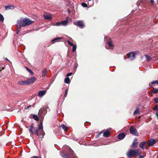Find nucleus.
<instances>
[{
    "label": "nucleus",
    "instance_id": "obj_1",
    "mask_svg": "<svg viewBox=\"0 0 158 158\" xmlns=\"http://www.w3.org/2000/svg\"><path fill=\"white\" fill-rule=\"evenodd\" d=\"M66 148L68 149L69 152L67 154H64L63 152H62V154H60L62 157L64 158H77L76 154L72 150L70 147L66 145L63 147V148Z\"/></svg>",
    "mask_w": 158,
    "mask_h": 158
},
{
    "label": "nucleus",
    "instance_id": "obj_2",
    "mask_svg": "<svg viewBox=\"0 0 158 158\" xmlns=\"http://www.w3.org/2000/svg\"><path fill=\"white\" fill-rule=\"evenodd\" d=\"M32 21L27 18L21 19L17 21V23L18 25L25 27L27 26L32 23Z\"/></svg>",
    "mask_w": 158,
    "mask_h": 158
},
{
    "label": "nucleus",
    "instance_id": "obj_3",
    "mask_svg": "<svg viewBox=\"0 0 158 158\" xmlns=\"http://www.w3.org/2000/svg\"><path fill=\"white\" fill-rule=\"evenodd\" d=\"M138 149L134 150L131 149L127 154V156L129 158H131L133 156L139 155Z\"/></svg>",
    "mask_w": 158,
    "mask_h": 158
},
{
    "label": "nucleus",
    "instance_id": "obj_4",
    "mask_svg": "<svg viewBox=\"0 0 158 158\" xmlns=\"http://www.w3.org/2000/svg\"><path fill=\"white\" fill-rule=\"evenodd\" d=\"M38 128L39 130V131L41 132V134L42 135V137H41L39 136L40 138L41 139V140H42V139L44 138V136L45 135V132L43 130V126L42 122H40V124L38 125Z\"/></svg>",
    "mask_w": 158,
    "mask_h": 158
},
{
    "label": "nucleus",
    "instance_id": "obj_5",
    "mask_svg": "<svg viewBox=\"0 0 158 158\" xmlns=\"http://www.w3.org/2000/svg\"><path fill=\"white\" fill-rule=\"evenodd\" d=\"M129 131L130 133L132 135L135 136H138L139 133L137 131L133 126L131 127L129 129Z\"/></svg>",
    "mask_w": 158,
    "mask_h": 158
},
{
    "label": "nucleus",
    "instance_id": "obj_6",
    "mask_svg": "<svg viewBox=\"0 0 158 158\" xmlns=\"http://www.w3.org/2000/svg\"><path fill=\"white\" fill-rule=\"evenodd\" d=\"M77 26H78L80 28L82 29L84 27V24L83 21L81 20L78 21L77 23H74Z\"/></svg>",
    "mask_w": 158,
    "mask_h": 158
},
{
    "label": "nucleus",
    "instance_id": "obj_7",
    "mask_svg": "<svg viewBox=\"0 0 158 158\" xmlns=\"http://www.w3.org/2000/svg\"><path fill=\"white\" fill-rule=\"evenodd\" d=\"M138 139H135L132 143L131 147L133 148H136L138 146Z\"/></svg>",
    "mask_w": 158,
    "mask_h": 158
},
{
    "label": "nucleus",
    "instance_id": "obj_8",
    "mask_svg": "<svg viewBox=\"0 0 158 158\" xmlns=\"http://www.w3.org/2000/svg\"><path fill=\"white\" fill-rule=\"evenodd\" d=\"M37 80V78L35 77H32L27 79L29 84L34 83Z\"/></svg>",
    "mask_w": 158,
    "mask_h": 158
},
{
    "label": "nucleus",
    "instance_id": "obj_9",
    "mask_svg": "<svg viewBox=\"0 0 158 158\" xmlns=\"http://www.w3.org/2000/svg\"><path fill=\"white\" fill-rule=\"evenodd\" d=\"M18 84L19 85H29L27 80L26 81H19L18 82Z\"/></svg>",
    "mask_w": 158,
    "mask_h": 158
},
{
    "label": "nucleus",
    "instance_id": "obj_10",
    "mask_svg": "<svg viewBox=\"0 0 158 158\" xmlns=\"http://www.w3.org/2000/svg\"><path fill=\"white\" fill-rule=\"evenodd\" d=\"M126 136V134L123 133H120L118 135V138L122 140Z\"/></svg>",
    "mask_w": 158,
    "mask_h": 158
},
{
    "label": "nucleus",
    "instance_id": "obj_11",
    "mask_svg": "<svg viewBox=\"0 0 158 158\" xmlns=\"http://www.w3.org/2000/svg\"><path fill=\"white\" fill-rule=\"evenodd\" d=\"M156 143L155 139H150L148 141V145L149 146H151Z\"/></svg>",
    "mask_w": 158,
    "mask_h": 158
},
{
    "label": "nucleus",
    "instance_id": "obj_12",
    "mask_svg": "<svg viewBox=\"0 0 158 158\" xmlns=\"http://www.w3.org/2000/svg\"><path fill=\"white\" fill-rule=\"evenodd\" d=\"M46 92V90L40 91L38 92V96L41 97L45 94Z\"/></svg>",
    "mask_w": 158,
    "mask_h": 158
},
{
    "label": "nucleus",
    "instance_id": "obj_13",
    "mask_svg": "<svg viewBox=\"0 0 158 158\" xmlns=\"http://www.w3.org/2000/svg\"><path fill=\"white\" fill-rule=\"evenodd\" d=\"M135 57V54L133 52H130L129 54L128 58L131 60H133Z\"/></svg>",
    "mask_w": 158,
    "mask_h": 158
},
{
    "label": "nucleus",
    "instance_id": "obj_14",
    "mask_svg": "<svg viewBox=\"0 0 158 158\" xmlns=\"http://www.w3.org/2000/svg\"><path fill=\"white\" fill-rule=\"evenodd\" d=\"M147 143V142L145 141H143L140 143L139 145V147L142 149H143L145 144Z\"/></svg>",
    "mask_w": 158,
    "mask_h": 158
},
{
    "label": "nucleus",
    "instance_id": "obj_15",
    "mask_svg": "<svg viewBox=\"0 0 158 158\" xmlns=\"http://www.w3.org/2000/svg\"><path fill=\"white\" fill-rule=\"evenodd\" d=\"M62 39V38H61V37H56V38H55V39H53L52 41V43H54L55 42H59L60 41V40Z\"/></svg>",
    "mask_w": 158,
    "mask_h": 158
},
{
    "label": "nucleus",
    "instance_id": "obj_16",
    "mask_svg": "<svg viewBox=\"0 0 158 158\" xmlns=\"http://www.w3.org/2000/svg\"><path fill=\"white\" fill-rule=\"evenodd\" d=\"M15 7L12 5H7L5 7V9L6 10H7L9 9L13 10L14 9Z\"/></svg>",
    "mask_w": 158,
    "mask_h": 158
},
{
    "label": "nucleus",
    "instance_id": "obj_17",
    "mask_svg": "<svg viewBox=\"0 0 158 158\" xmlns=\"http://www.w3.org/2000/svg\"><path fill=\"white\" fill-rule=\"evenodd\" d=\"M44 17L46 20H50L52 19V16L50 14L44 15Z\"/></svg>",
    "mask_w": 158,
    "mask_h": 158
},
{
    "label": "nucleus",
    "instance_id": "obj_18",
    "mask_svg": "<svg viewBox=\"0 0 158 158\" xmlns=\"http://www.w3.org/2000/svg\"><path fill=\"white\" fill-rule=\"evenodd\" d=\"M103 136L105 137H108L110 136V132L108 130H106L103 134Z\"/></svg>",
    "mask_w": 158,
    "mask_h": 158
},
{
    "label": "nucleus",
    "instance_id": "obj_19",
    "mask_svg": "<svg viewBox=\"0 0 158 158\" xmlns=\"http://www.w3.org/2000/svg\"><path fill=\"white\" fill-rule=\"evenodd\" d=\"M35 131L33 133L35 134L37 136H38L39 137L40 136L41 137H42V135L40 133V134L39 135L38 132V130L37 129H35Z\"/></svg>",
    "mask_w": 158,
    "mask_h": 158
},
{
    "label": "nucleus",
    "instance_id": "obj_20",
    "mask_svg": "<svg viewBox=\"0 0 158 158\" xmlns=\"http://www.w3.org/2000/svg\"><path fill=\"white\" fill-rule=\"evenodd\" d=\"M35 131L33 133L35 134L37 136H38L39 137L40 136L41 137H42V135L40 133V134L39 135L38 132V130L37 129H35Z\"/></svg>",
    "mask_w": 158,
    "mask_h": 158
},
{
    "label": "nucleus",
    "instance_id": "obj_21",
    "mask_svg": "<svg viewBox=\"0 0 158 158\" xmlns=\"http://www.w3.org/2000/svg\"><path fill=\"white\" fill-rule=\"evenodd\" d=\"M16 27H17V32L16 33L17 34H18L19 33V31H21L22 27L18 25V24L17 23L16 25Z\"/></svg>",
    "mask_w": 158,
    "mask_h": 158
},
{
    "label": "nucleus",
    "instance_id": "obj_22",
    "mask_svg": "<svg viewBox=\"0 0 158 158\" xmlns=\"http://www.w3.org/2000/svg\"><path fill=\"white\" fill-rule=\"evenodd\" d=\"M47 74V69H44L42 71V77H44Z\"/></svg>",
    "mask_w": 158,
    "mask_h": 158
},
{
    "label": "nucleus",
    "instance_id": "obj_23",
    "mask_svg": "<svg viewBox=\"0 0 158 158\" xmlns=\"http://www.w3.org/2000/svg\"><path fill=\"white\" fill-rule=\"evenodd\" d=\"M68 18L67 17V19L66 20L61 22V25L64 26L67 25L68 24Z\"/></svg>",
    "mask_w": 158,
    "mask_h": 158
},
{
    "label": "nucleus",
    "instance_id": "obj_24",
    "mask_svg": "<svg viewBox=\"0 0 158 158\" xmlns=\"http://www.w3.org/2000/svg\"><path fill=\"white\" fill-rule=\"evenodd\" d=\"M34 129V124L33 123H32L31 125V126L29 129V131L30 132H31L32 133H33V132L32 131V129Z\"/></svg>",
    "mask_w": 158,
    "mask_h": 158
},
{
    "label": "nucleus",
    "instance_id": "obj_25",
    "mask_svg": "<svg viewBox=\"0 0 158 158\" xmlns=\"http://www.w3.org/2000/svg\"><path fill=\"white\" fill-rule=\"evenodd\" d=\"M65 83L68 84H69L70 82V79L68 77L65 78L64 80Z\"/></svg>",
    "mask_w": 158,
    "mask_h": 158
},
{
    "label": "nucleus",
    "instance_id": "obj_26",
    "mask_svg": "<svg viewBox=\"0 0 158 158\" xmlns=\"http://www.w3.org/2000/svg\"><path fill=\"white\" fill-rule=\"evenodd\" d=\"M60 127H61L64 131H66L68 129V127L67 126L64 124H61L60 126Z\"/></svg>",
    "mask_w": 158,
    "mask_h": 158
},
{
    "label": "nucleus",
    "instance_id": "obj_27",
    "mask_svg": "<svg viewBox=\"0 0 158 158\" xmlns=\"http://www.w3.org/2000/svg\"><path fill=\"white\" fill-rule=\"evenodd\" d=\"M49 108V107L48 106H47V108H41L40 109V111H40V112H42V113H44V111H45V112H46V109H48ZM44 114V113H43Z\"/></svg>",
    "mask_w": 158,
    "mask_h": 158
},
{
    "label": "nucleus",
    "instance_id": "obj_28",
    "mask_svg": "<svg viewBox=\"0 0 158 158\" xmlns=\"http://www.w3.org/2000/svg\"><path fill=\"white\" fill-rule=\"evenodd\" d=\"M154 84H158V80H156L155 81H153L150 84H149V85L150 86H151L152 85Z\"/></svg>",
    "mask_w": 158,
    "mask_h": 158
},
{
    "label": "nucleus",
    "instance_id": "obj_29",
    "mask_svg": "<svg viewBox=\"0 0 158 158\" xmlns=\"http://www.w3.org/2000/svg\"><path fill=\"white\" fill-rule=\"evenodd\" d=\"M32 118L34 120L37 121H38L39 120V118L36 115H33Z\"/></svg>",
    "mask_w": 158,
    "mask_h": 158
},
{
    "label": "nucleus",
    "instance_id": "obj_30",
    "mask_svg": "<svg viewBox=\"0 0 158 158\" xmlns=\"http://www.w3.org/2000/svg\"><path fill=\"white\" fill-rule=\"evenodd\" d=\"M140 114V111L138 109H136L134 112V115H136L138 114Z\"/></svg>",
    "mask_w": 158,
    "mask_h": 158
},
{
    "label": "nucleus",
    "instance_id": "obj_31",
    "mask_svg": "<svg viewBox=\"0 0 158 158\" xmlns=\"http://www.w3.org/2000/svg\"><path fill=\"white\" fill-rule=\"evenodd\" d=\"M25 68L27 69V70L28 72H29V73H31V75H34V73H33V72L31 69H30L28 68H27L26 67H25Z\"/></svg>",
    "mask_w": 158,
    "mask_h": 158
},
{
    "label": "nucleus",
    "instance_id": "obj_32",
    "mask_svg": "<svg viewBox=\"0 0 158 158\" xmlns=\"http://www.w3.org/2000/svg\"><path fill=\"white\" fill-rule=\"evenodd\" d=\"M145 56L147 61H149L151 59V57L149 55H145Z\"/></svg>",
    "mask_w": 158,
    "mask_h": 158
},
{
    "label": "nucleus",
    "instance_id": "obj_33",
    "mask_svg": "<svg viewBox=\"0 0 158 158\" xmlns=\"http://www.w3.org/2000/svg\"><path fill=\"white\" fill-rule=\"evenodd\" d=\"M152 92L154 93H156L158 92V89L156 88H154L152 90Z\"/></svg>",
    "mask_w": 158,
    "mask_h": 158
},
{
    "label": "nucleus",
    "instance_id": "obj_34",
    "mask_svg": "<svg viewBox=\"0 0 158 158\" xmlns=\"http://www.w3.org/2000/svg\"><path fill=\"white\" fill-rule=\"evenodd\" d=\"M72 46L73 47L72 50L74 52L75 51H76V45H74L73 44V46Z\"/></svg>",
    "mask_w": 158,
    "mask_h": 158
},
{
    "label": "nucleus",
    "instance_id": "obj_35",
    "mask_svg": "<svg viewBox=\"0 0 158 158\" xmlns=\"http://www.w3.org/2000/svg\"><path fill=\"white\" fill-rule=\"evenodd\" d=\"M0 21L2 22H3L4 20V18L3 16L1 14V15H0Z\"/></svg>",
    "mask_w": 158,
    "mask_h": 158
},
{
    "label": "nucleus",
    "instance_id": "obj_36",
    "mask_svg": "<svg viewBox=\"0 0 158 158\" xmlns=\"http://www.w3.org/2000/svg\"><path fill=\"white\" fill-rule=\"evenodd\" d=\"M82 6L84 7H87L88 6L87 4L84 2H83L81 4Z\"/></svg>",
    "mask_w": 158,
    "mask_h": 158
},
{
    "label": "nucleus",
    "instance_id": "obj_37",
    "mask_svg": "<svg viewBox=\"0 0 158 158\" xmlns=\"http://www.w3.org/2000/svg\"><path fill=\"white\" fill-rule=\"evenodd\" d=\"M108 45L110 47H113V44L111 41H109L108 42Z\"/></svg>",
    "mask_w": 158,
    "mask_h": 158
},
{
    "label": "nucleus",
    "instance_id": "obj_38",
    "mask_svg": "<svg viewBox=\"0 0 158 158\" xmlns=\"http://www.w3.org/2000/svg\"><path fill=\"white\" fill-rule=\"evenodd\" d=\"M153 110L156 111L157 112H158V105H156L155 106V108L153 109Z\"/></svg>",
    "mask_w": 158,
    "mask_h": 158
},
{
    "label": "nucleus",
    "instance_id": "obj_39",
    "mask_svg": "<svg viewBox=\"0 0 158 158\" xmlns=\"http://www.w3.org/2000/svg\"><path fill=\"white\" fill-rule=\"evenodd\" d=\"M153 100L156 103H158V98H155Z\"/></svg>",
    "mask_w": 158,
    "mask_h": 158
},
{
    "label": "nucleus",
    "instance_id": "obj_40",
    "mask_svg": "<svg viewBox=\"0 0 158 158\" xmlns=\"http://www.w3.org/2000/svg\"><path fill=\"white\" fill-rule=\"evenodd\" d=\"M67 42L68 44L71 46H73V44L69 40H67Z\"/></svg>",
    "mask_w": 158,
    "mask_h": 158
},
{
    "label": "nucleus",
    "instance_id": "obj_41",
    "mask_svg": "<svg viewBox=\"0 0 158 158\" xmlns=\"http://www.w3.org/2000/svg\"><path fill=\"white\" fill-rule=\"evenodd\" d=\"M72 73H68L67 74V75H66V76L67 77H69L72 75Z\"/></svg>",
    "mask_w": 158,
    "mask_h": 158
},
{
    "label": "nucleus",
    "instance_id": "obj_42",
    "mask_svg": "<svg viewBox=\"0 0 158 158\" xmlns=\"http://www.w3.org/2000/svg\"><path fill=\"white\" fill-rule=\"evenodd\" d=\"M31 158H41L40 156H33L31 157Z\"/></svg>",
    "mask_w": 158,
    "mask_h": 158
},
{
    "label": "nucleus",
    "instance_id": "obj_43",
    "mask_svg": "<svg viewBox=\"0 0 158 158\" xmlns=\"http://www.w3.org/2000/svg\"><path fill=\"white\" fill-rule=\"evenodd\" d=\"M61 25V22H58V23H56V26H59V25Z\"/></svg>",
    "mask_w": 158,
    "mask_h": 158
},
{
    "label": "nucleus",
    "instance_id": "obj_44",
    "mask_svg": "<svg viewBox=\"0 0 158 158\" xmlns=\"http://www.w3.org/2000/svg\"><path fill=\"white\" fill-rule=\"evenodd\" d=\"M142 0H140L139 1H138L136 3L137 5V6H138L139 5V4L140 3V2H142Z\"/></svg>",
    "mask_w": 158,
    "mask_h": 158
},
{
    "label": "nucleus",
    "instance_id": "obj_45",
    "mask_svg": "<svg viewBox=\"0 0 158 158\" xmlns=\"http://www.w3.org/2000/svg\"><path fill=\"white\" fill-rule=\"evenodd\" d=\"M68 89H67L65 91V94H64V96L65 97H66V95H67V92H68Z\"/></svg>",
    "mask_w": 158,
    "mask_h": 158
},
{
    "label": "nucleus",
    "instance_id": "obj_46",
    "mask_svg": "<svg viewBox=\"0 0 158 158\" xmlns=\"http://www.w3.org/2000/svg\"><path fill=\"white\" fill-rule=\"evenodd\" d=\"M31 106L30 105H29V106H27V107H26L25 108V110H27L29 108V107H31Z\"/></svg>",
    "mask_w": 158,
    "mask_h": 158
},
{
    "label": "nucleus",
    "instance_id": "obj_47",
    "mask_svg": "<svg viewBox=\"0 0 158 158\" xmlns=\"http://www.w3.org/2000/svg\"><path fill=\"white\" fill-rule=\"evenodd\" d=\"M156 115L157 117V118L158 119V112H156L155 114Z\"/></svg>",
    "mask_w": 158,
    "mask_h": 158
},
{
    "label": "nucleus",
    "instance_id": "obj_48",
    "mask_svg": "<svg viewBox=\"0 0 158 158\" xmlns=\"http://www.w3.org/2000/svg\"><path fill=\"white\" fill-rule=\"evenodd\" d=\"M144 158V156H143L140 155L139 157L138 158Z\"/></svg>",
    "mask_w": 158,
    "mask_h": 158
},
{
    "label": "nucleus",
    "instance_id": "obj_49",
    "mask_svg": "<svg viewBox=\"0 0 158 158\" xmlns=\"http://www.w3.org/2000/svg\"><path fill=\"white\" fill-rule=\"evenodd\" d=\"M152 4H153L154 2V1L153 0H150Z\"/></svg>",
    "mask_w": 158,
    "mask_h": 158
},
{
    "label": "nucleus",
    "instance_id": "obj_50",
    "mask_svg": "<svg viewBox=\"0 0 158 158\" xmlns=\"http://www.w3.org/2000/svg\"><path fill=\"white\" fill-rule=\"evenodd\" d=\"M2 134H1V132H0V136H2Z\"/></svg>",
    "mask_w": 158,
    "mask_h": 158
},
{
    "label": "nucleus",
    "instance_id": "obj_51",
    "mask_svg": "<svg viewBox=\"0 0 158 158\" xmlns=\"http://www.w3.org/2000/svg\"><path fill=\"white\" fill-rule=\"evenodd\" d=\"M75 140L76 141H78V139H76Z\"/></svg>",
    "mask_w": 158,
    "mask_h": 158
},
{
    "label": "nucleus",
    "instance_id": "obj_52",
    "mask_svg": "<svg viewBox=\"0 0 158 158\" xmlns=\"http://www.w3.org/2000/svg\"><path fill=\"white\" fill-rule=\"evenodd\" d=\"M68 12H70V10H69H69H68Z\"/></svg>",
    "mask_w": 158,
    "mask_h": 158
},
{
    "label": "nucleus",
    "instance_id": "obj_53",
    "mask_svg": "<svg viewBox=\"0 0 158 158\" xmlns=\"http://www.w3.org/2000/svg\"><path fill=\"white\" fill-rule=\"evenodd\" d=\"M157 3L158 4V0L157 1Z\"/></svg>",
    "mask_w": 158,
    "mask_h": 158
},
{
    "label": "nucleus",
    "instance_id": "obj_54",
    "mask_svg": "<svg viewBox=\"0 0 158 158\" xmlns=\"http://www.w3.org/2000/svg\"><path fill=\"white\" fill-rule=\"evenodd\" d=\"M91 0H89V1H91Z\"/></svg>",
    "mask_w": 158,
    "mask_h": 158
},
{
    "label": "nucleus",
    "instance_id": "obj_55",
    "mask_svg": "<svg viewBox=\"0 0 158 158\" xmlns=\"http://www.w3.org/2000/svg\"><path fill=\"white\" fill-rule=\"evenodd\" d=\"M1 15V14L0 13V15Z\"/></svg>",
    "mask_w": 158,
    "mask_h": 158
}]
</instances>
